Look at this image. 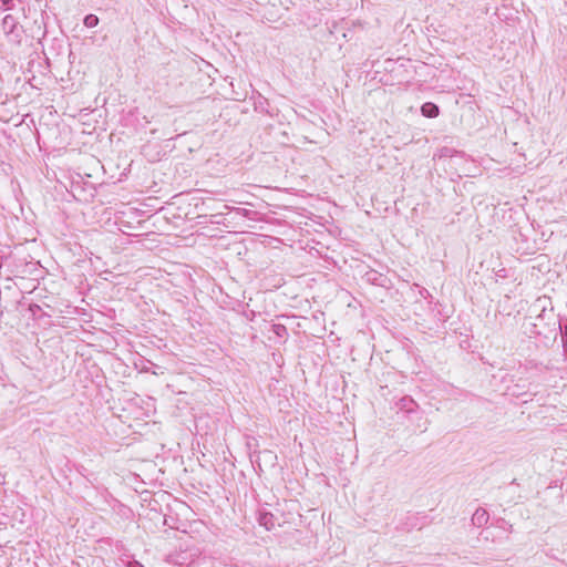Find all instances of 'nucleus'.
Listing matches in <instances>:
<instances>
[{
    "label": "nucleus",
    "mask_w": 567,
    "mask_h": 567,
    "mask_svg": "<svg viewBox=\"0 0 567 567\" xmlns=\"http://www.w3.org/2000/svg\"><path fill=\"white\" fill-rule=\"evenodd\" d=\"M529 312L535 313V317L530 315L526 319L524 324L525 333L548 338L549 334L556 332L557 326L559 330H561V324L554 312L551 300L548 297L544 296L537 298L530 306Z\"/></svg>",
    "instance_id": "f257e3e1"
},
{
    "label": "nucleus",
    "mask_w": 567,
    "mask_h": 567,
    "mask_svg": "<svg viewBox=\"0 0 567 567\" xmlns=\"http://www.w3.org/2000/svg\"><path fill=\"white\" fill-rule=\"evenodd\" d=\"M489 515L486 509L477 508L472 515L471 522L475 527H483L487 524Z\"/></svg>",
    "instance_id": "423d86ee"
},
{
    "label": "nucleus",
    "mask_w": 567,
    "mask_h": 567,
    "mask_svg": "<svg viewBox=\"0 0 567 567\" xmlns=\"http://www.w3.org/2000/svg\"><path fill=\"white\" fill-rule=\"evenodd\" d=\"M1 28L4 34L13 42H20L21 39V27L18 20L12 14H7L2 19Z\"/></svg>",
    "instance_id": "7ed1b4c3"
},
{
    "label": "nucleus",
    "mask_w": 567,
    "mask_h": 567,
    "mask_svg": "<svg viewBox=\"0 0 567 567\" xmlns=\"http://www.w3.org/2000/svg\"><path fill=\"white\" fill-rule=\"evenodd\" d=\"M565 3H566V6H567V0H565Z\"/></svg>",
    "instance_id": "dca6fc26"
},
{
    "label": "nucleus",
    "mask_w": 567,
    "mask_h": 567,
    "mask_svg": "<svg viewBox=\"0 0 567 567\" xmlns=\"http://www.w3.org/2000/svg\"><path fill=\"white\" fill-rule=\"evenodd\" d=\"M99 17L90 13L84 17L83 23L86 28H94L99 24Z\"/></svg>",
    "instance_id": "9b49d317"
},
{
    "label": "nucleus",
    "mask_w": 567,
    "mask_h": 567,
    "mask_svg": "<svg viewBox=\"0 0 567 567\" xmlns=\"http://www.w3.org/2000/svg\"><path fill=\"white\" fill-rule=\"evenodd\" d=\"M133 567H143V565L136 560L132 563Z\"/></svg>",
    "instance_id": "2eb2a0df"
},
{
    "label": "nucleus",
    "mask_w": 567,
    "mask_h": 567,
    "mask_svg": "<svg viewBox=\"0 0 567 567\" xmlns=\"http://www.w3.org/2000/svg\"><path fill=\"white\" fill-rule=\"evenodd\" d=\"M11 3V0H3V4L6 6V9H11V7L9 6Z\"/></svg>",
    "instance_id": "4468645a"
},
{
    "label": "nucleus",
    "mask_w": 567,
    "mask_h": 567,
    "mask_svg": "<svg viewBox=\"0 0 567 567\" xmlns=\"http://www.w3.org/2000/svg\"><path fill=\"white\" fill-rule=\"evenodd\" d=\"M364 279L367 282L380 287H385L389 281L384 275L378 272L377 270L367 271L364 275Z\"/></svg>",
    "instance_id": "39448f33"
},
{
    "label": "nucleus",
    "mask_w": 567,
    "mask_h": 567,
    "mask_svg": "<svg viewBox=\"0 0 567 567\" xmlns=\"http://www.w3.org/2000/svg\"><path fill=\"white\" fill-rule=\"evenodd\" d=\"M270 331L280 340H285L288 336L287 328L281 323L271 324Z\"/></svg>",
    "instance_id": "9d476101"
},
{
    "label": "nucleus",
    "mask_w": 567,
    "mask_h": 567,
    "mask_svg": "<svg viewBox=\"0 0 567 567\" xmlns=\"http://www.w3.org/2000/svg\"><path fill=\"white\" fill-rule=\"evenodd\" d=\"M421 113L423 116L434 118L440 114V109L432 102H426L421 106Z\"/></svg>",
    "instance_id": "6e6552de"
},
{
    "label": "nucleus",
    "mask_w": 567,
    "mask_h": 567,
    "mask_svg": "<svg viewBox=\"0 0 567 567\" xmlns=\"http://www.w3.org/2000/svg\"><path fill=\"white\" fill-rule=\"evenodd\" d=\"M454 153L457 152L449 147H443L440 150L439 157H452Z\"/></svg>",
    "instance_id": "ddd939ff"
},
{
    "label": "nucleus",
    "mask_w": 567,
    "mask_h": 567,
    "mask_svg": "<svg viewBox=\"0 0 567 567\" xmlns=\"http://www.w3.org/2000/svg\"><path fill=\"white\" fill-rule=\"evenodd\" d=\"M257 520L260 526H264L267 530H272L276 527V517L272 513L265 509L258 512Z\"/></svg>",
    "instance_id": "20e7f679"
},
{
    "label": "nucleus",
    "mask_w": 567,
    "mask_h": 567,
    "mask_svg": "<svg viewBox=\"0 0 567 567\" xmlns=\"http://www.w3.org/2000/svg\"><path fill=\"white\" fill-rule=\"evenodd\" d=\"M399 406L401 410H404L408 413H412L417 408V404L412 398L404 396L399 401Z\"/></svg>",
    "instance_id": "1a4fd4ad"
},
{
    "label": "nucleus",
    "mask_w": 567,
    "mask_h": 567,
    "mask_svg": "<svg viewBox=\"0 0 567 567\" xmlns=\"http://www.w3.org/2000/svg\"><path fill=\"white\" fill-rule=\"evenodd\" d=\"M412 290H415L417 292L419 298L423 299L426 302L430 310H433L432 309L433 297L427 289H425L424 287H421L417 284H414L412 287Z\"/></svg>",
    "instance_id": "0eeeda50"
},
{
    "label": "nucleus",
    "mask_w": 567,
    "mask_h": 567,
    "mask_svg": "<svg viewBox=\"0 0 567 567\" xmlns=\"http://www.w3.org/2000/svg\"><path fill=\"white\" fill-rule=\"evenodd\" d=\"M233 210L236 213V215L244 216V217H247L249 219H255L254 215L256 213L252 212V210H249V209H246V208H240V207L233 208Z\"/></svg>",
    "instance_id": "f8f14e48"
},
{
    "label": "nucleus",
    "mask_w": 567,
    "mask_h": 567,
    "mask_svg": "<svg viewBox=\"0 0 567 567\" xmlns=\"http://www.w3.org/2000/svg\"><path fill=\"white\" fill-rule=\"evenodd\" d=\"M165 560L178 567H195L202 561L207 563L202 549L190 539L182 542L166 556Z\"/></svg>",
    "instance_id": "f03ea898"
}]
</instances>
